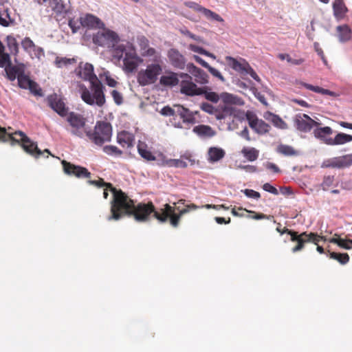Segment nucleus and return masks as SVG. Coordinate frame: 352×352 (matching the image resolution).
<instances>
[{"label": "nucleus", "instance_id": "f257e3e1", "mask_svg": "<svg viewBox=\"0 0 352 352\" xmlns=\"http://www.w3.org/2000/svg\"><path fill=\"white\" fill-rule=\"evenodd\" d=\"M76 74L90 82V90L85 86L81 87V98L89 105L102 107L105 103L104 87L94 73V67L90 63H81L76 69Z\"/></svg>", "mask_w": 352, "mask_h": 352}, {"label": "nucleus", "instance_id": "f03ea898", "mask_svg": "<svg viewBox=\"0 0 352 352\" xmlns=\"http://www.w3.org/2000/svg\"><path fill=\"white\" fill-rule=\"evenodd\" d=\"M0 140L2 142L11 141L12 144L14 143L21 145L23 149L30 155L38 158L45 153L50 155L48 149H45L43 151L38 148L36 142L32 141L25 133L21 131H16L13 133H8L6 129L0 126Z\"/></svg>", "mask_w": 352, "mask_h": 352}, {"label": "nucleus", "instance_id": "7ed1b4c3", "mask_svg": "<svg viewBox=\"0 0 352 352\" xmlns=\"http://www.w3.org/2000/svg\"><path fill=\"white\" fill-rule=\"evenodd\" d=\"M113 199L111 202V215L109 221L118 220L125 214H131L134 201L122 190L112 188Z\"/></svg>", "mask_w": 352, "mask_h": 352}, {"label": "nucleus", "instance_id": "20e7f679", "mask_svg": "<svg viewBox=\"0 0 352 352\" xmlns=\"http://www.w3.org/2000/svg\"><path fill=\"white\" fill-rule=\"evenodd\" d=\"M88 140L94 144L101 146L105 142H109L112 135L111 124L106 121H98L94 130L85 131Z\"/></svg>", "mask_w": 352, "mask_h": 352}, {"label": "nucleus", "instance_id": "39448f33", "mask_svg": "<svg viewBox=\"0 0 352 352\" xmlns=\"http://www.w3.org/2000/svg\"><path fill=\"white\" fill-rule=\"evenodd\" d=\"M188 212H189V210L186 207L179 210V208L166 204L163 206V208H160L159 212L155 213V218L161 223L169 221L170 224L173 228H177L182 217Z\"/></svg>", "mask_w": 352, "mask_h": 352}, {"label": "nucleus", "instance_id": "423d86ee", "mask_svg": "<svg viewBox=\"0 0 352 352\" xmlns=\"http://www.w3.org/2000/svg\"><path fill=\"white\" fill-rule=\"evenodd\" d=\"M221 99L224 103V106L222 107L221 111L216 115L217 118L221 120L229 116L238 117L239 111L232 105L242 106L244 104L243 100L238 96L226 92L221 94Z\"/></svg>", "mask_w": 352, "mask_h": 352}, {"label": "nucleus", "instance_id": "0eeeda50", "mask_svg": "<svg viewBox=\"0 0 352 352\" xmlns=\"http://www.w3.org/2000/svg\"><path fill=\"white\" fill-rule=\"evenodd\" d=\"M282 233H286L290 235L291 241L293 242H297V245L292 248V252L295 253L302 250L306 243H313L314 245H319L320 241V235L316 232H303L300 234H298L297 232L285 228Z\"/></svg>", "mask_w": 352, "mask_h": 352}, {"label": "nucleus", "instance_id": "6e6552de", "mask_svg": "<svg viewBox=\"0 0 352 352\" xmlns=\"http://www.w3.org/2000/svg\"><path fill=\"white\" fill-rule=\"evenodd\" d=\"M225 59L227 65L241 76L243 77L249 74L257 82H261L260 77L245 59L243 58H235L230 56H226Z\"/></svg>", "mask_w": 352, "mask_h": 352}, {"label": "nucleus", "instance_id": "1a4fd4ad", "mask_svg": "<svg viewBox=\"0 0 352 352\" xmlns=\"http://www.w3.org/2000/svg\"><path fill=\"white\" fill-rule=\"evenodd\" d=\"M66 121L70 126V132L72 135L78 138H83L85 131L88 130L86 126L87 119L83 115L74 111L67 113Z\"/></svg>", "mask_w": 352, "mask_h": 352}, {"label": "nucleus", "instance_id": "9d476101", "mask_svg": "<svg viewBox=\"0 0 352 352\" xmlns=\"http://www.w3.org/2000/svg\"><path fill=\"white\" fill-rule=\"evenodd\" d=\"M162 72V67L159 63L149 64L145 69H142L138 72V82L142 86L153 84L157 81L158 76Z\"/></svg>", "mask_w": 352, "mask_h": 352}, {"label": "nucleus", "instance_id": "9b49d317", "mask_svg": "<svg viewBox=\"0 0 352 352\" xmlns=\"http://www.w3.org/2000/svg\"><path fill=\"white\" fill-rule=\"evenodd\" d=\"M119 41L118 35L109 30L99 32L93 37L95 44L107 48L114 47Z\"/></svg>", "mask_w": 352, "mask_h": 352}, {"label": "nucleus", "instance_id": "f8f14e48", "mask_svg": "<svg viewBox=\"0 0 352 352\" xmlns=\"http://www.w3.org/2000/svg\"><path fill=\"white\" fill-rule=\"evenodd\" d=\"M160 210V208L156 210L151 201L147 204L140 203L137 206L134 205L131 214H133L135 219L138 221H146L148 220L151 214L153 213L155 217V213L159 212Z\"/></svg>", "mask_w": 352, "mask_h": 352}, {"label": "nucleus", "instance_id": "ddd939ff", "mask_svg": "<svg viewBox=\"0 0 352 352\" xmlns=\"http://www.w3.org/2000/svg\"><path fill=\"white\" fill-rule=\"evenodd\" d=\"M143 60L138 56L134 47H129L123 58V70L126 73L135 71Z\"/></svg>", "mask_w": 352, "mask_h": 352}, {"label": "nucleus", "instance_id": "4468645a", "mask_svg": "<svg viewBox=\"0 0 352 352\" xmlns=\"http://www.w3.org/2000/svg\"><path fill=\"white\" fill-rule=\"evenodd\" d=\"M294 122L296 128L304 133L309 132L314 126L319 124L305 113L296 115Z\"/></svg>", "mask_w": 352, "mask_h": 352}, {"label": "nucleus", "instance_id": "2eb2a0df", "mask_svg": "<svg viewBox=\"0 0 352 352\" xmlns=\"http://www.w3.org/2000/svg\"><path fill=\"white\" fill-rule=\"evenodd\" d=\"M63 170L65 174L70 176H75L78 178H89L91 173L85 167L74 165L66 160L61 162Z\"/></svg>", "mask_w": 352, "mask_h": 352}, {"label": "nucleus", "instance_id": "dca6fc26", "mask_svg": "<svg viewBox=\"0 0 352 352\" xmlns=\"http://www.w3.org/2000/svg\"><path fill=\"white\" fill-rule=\"evenodd\" d=\"M246 119L250 126L258 134H265L269 132L270 126L263 120H260L252 112L246 113Z\"/></svg>", "mask_w": 352, "mask_h": 352}, {"label": "nucleus", "instance_id": "f3484780", "mask_svg": "<svg viewBox=\"0 0 352 352\" xmlns=\"http://www.w3.org/2000/svg\"><path fill=\"white\" fill-rule=\"evenodd\" d=\"M47 101L49 106L56 111L60 116L65 117L68 113V107L62 97L56 94H53L47 96Z\"/></svg>", "mask_w": 352, "mask_h": 352}, {"label": "nucleus", "instance_id": "a211bd4d", "mask_svg": "<svg viewBox=\"0 0 352 352\" xmlns=\"http://www.w3.org/2000/svg\"><path fill=\"white\" fill-rule=\"evenodd\" d=\"M180 92L189 96L203 95L204 89L198 87L192 80H183L180 83Z\"/></svg>", "mask_w": 352, "mask_h": 352}, {"label": "nucleus", "instance_id": "6ab92c4d", "mask_svg": "<svg viewBox=\"0 0 352 352\" xmlns=\"http://www.w3.org/2000/svg\"><path fill=\"white\" fill-rule=\"evenodd\" d=\"M352 165V153L338 157H334L323 163V167L344 168Z\"/></svg>", "mask_w": 352, "mask_h": 352}, {"label": "nucleus", "instance_id": "aec40b11", "mask_svg": "<svg viewBox=\"0 0 352 352\" xmlns=\"http://www.w3.org/2000/svg\"><path fill=\"white\" fill-rule=\"evenodd\" d=\"M168 58L170 64L175 68L183 69L186 66L185 57L176 49H170L168 52Z\"/></svg>", "mask_w": 352, "mask_h": 352}, {"label": "nucleus", "instance_id": "412c9836", "mask_svg": "<svg viewBox=\"0 0 352 352\" xmlns=\"http://www.w3.org/2000/svg\"><path fill=\"white\" fill-rule=\"evenodd\" d=\"M175 107L177 108V117L179 116L182 119L183 122L195 124L197 122L195 115L197 114L198 111H190L188 109L181 105H175Z\"/></svg>", "mask_w": 352, "mask_h": 352}, {"label": "nucleus", "instance_id": "4be33fe9", "mask_svg": "<svg viewBox=\"0 0 352 352\" xmlns=\"http://www.w3.org/2000/svg\"><path fill=\"white\" fill-rule=\"evenodd\" d=\"M187 69L195 77L197 83L204 85L208 82V75L203 69L197 67L193 63H188Z\"/></svg>", "mask_w": 352, "mask_h": 352}, {"label": "nucleus", "instance_id": "5701e85b", "mask_svg": "<svg viewBox=\"0 0 352 352\" xmlns=\"http://www.w3.org/2000/svg\"><path fill=\"white\" fill-rule=\"evenodd\" d=\"M192 131L202 138H210L217 133L211 126L205 124L195 126Z\"/></svg>", "mask_w": 352, "mask_h": 352}, {"label": "nucleus", "instance_id": "b1692460", "mask_svg": "<svg viewBox=\"0 0 352 352\" xmlns=\"http://www.w3.org/2000/svg\"><path fill=\"white\" fill-rule=\"evenodd\" d=\"M82 27L88 28H99L103 25L101 20L91 14H87L85 16L81 17Z\"/></svg>", "mask_w": 352, "mask_h": 352}, {"label": "nucleus", "instance_id": "393cba45", "mask_svg": "<svg viewBox=\"0 0 352 352\" xmlns=\"http://www.w3.org/2000/svg\"><path fill=\"white\" fill-rule=\"evenodd\" d=\"M47 1L49 2V6L55 12L56 16H64L67 13L68 9L63 0H48Z\"/></svg>", "mask_w": 352, "mask_h": 352}, {"label": "nucleus", "instance_id": "a878e982", "mask_svg": "<svg viewBox=\"0 0 352 352\" xmlns=\"http://www.w3.org/2000/svg\"><path fill=\"white\" fill-rule=\"evenodd\" d=\"M352 141V135L344 133H338L334 138H329L324 140V143L328 145H340Z\"/></svg>", "mask_w": 352, "mask_h": 352}, {"label": "nucleus", "instance_id": "bb28decb", "mask_svg": "<svg viewBox=\"0 0 352 352\" xmlns=\"http://www.w3.org/2000/svg\"><path fill=\"white\" fill-rule=\"evenodd\" d=\"M226 155L225 151L219 147L212 146L208 151V161L210 163L219 162Z\"/></svg>", "mask_w": 352, "mask_h": 352}, {"label": "nucleus", "instance_id": "cd10ccee", "mask_svg": "<svg viewBox=\"0 0 352 352\" xmlns=\"http://www.w3.org/2000/svg\"><path fill=\"white\" fill-rule=\"evenodd\" d=\"M118 142L122 147H132L134 143V136L132 133L123 131L118 133Z\"/></svg>", "mask_w": 352, "mask_h": 352}, {"label": "nucleus", "instance_id": "c85d7f7f", "mask_svg": "<svg viewBox=\"0 0 352 352\" xmlns=\"http://www.w3.org/2000/svg\"><path fill=\"white\" fill-rule=\"evenodd\" d=\"M333 10L335 17L338 20L344 19L348 12L343 0H335L333 3Z\"/></svg>", "mask_w": 352, "mask_h": 352}, {"label": "nucleus", "instance_id": "c756f323", "mask_svg": "<svg viewBox=\"0 0 352 352\" xmlns=\"http://www.w3.org/2000/svg\"><path fill=\"white\" fill-rule=\"evenodd\" d=\"M179 82L178 74L173 72H167L166 75L162 76L160 79V83L164 86H175Z\"/></svg>", "mask_w": 352, "mask_h": 352}, {"label": "nucleus", "instance_id": "7c9ffc66", "mask_svg": "<svg viewBox=\"0 0 352 352\" xmlns=\"http://www.w3.org/2000/svg\"><path fill=\"white\" fill-rule=\"evenodd\" d=\"M327 254L331 259L337 261L342 265H345L349 261V256L347 253H340L331 252L329 249V245L327 248Z\"/></svg>", "mask_w": 352, "mask_h": 352}, {"label": "nucleus", "instance_id": "2f4dec72", "mask_svg": "<svg viewBox=\"0 0 352 352\" xmlns=\"http://www.w3.org/2000/svg\"><path fill=\"white\" fill-rule=\"evenodd\" d=\"M337 32L341 42L348 41L351 38V30L347 25L338 26Z\"/></svg>", "mask_w": 352, "mask_h": 352}, {"label": "nucleus", "instance_id": "473e14b6", "mask_svg": "<svg viewBox=\"0 0 352 352\" xmlns=\"http://www.w3.org/2000/svg\"><path fill=\"white\" fill-rule=\"evenodd\" d=\"M138 151L142 157L147 161L155 160L153 154L147 149V145L144 142H140L138 144Z\"/></svg>", "mask_w": 352, "mask_h": 352}, {"label": "nucleus", "instance_id": "72a5a7b5", "mask_svg": "<svg viewBox=\"0 0 352 352\" xmlns=\"http://www.w3.org/2000/svg\"><path fill=\"white\" fill-rule=\"evenodd\" d=\"M241 153L248 161L254 162L258 159L259 151L254 147H243Z\"/></svg>", "mask_w": 352, "mask_h": 352}, {"label": "nucleus", "instance_id": "f704fd0d", "mask_svg": "<svg viewBox=\"0 0 352 352\" xmlns=\"http://www.w3.org/2000/svg\"><path fill=\"white\" fill-rule=\"evenodd\" d=\"M300 85H302L306 89L311 90L312 91H314L316 93H319V94H321L323 95H329V96H335L334 92H333L329 89L322 88L318 86H314L312 85H310V84H308L306 82H301Z\"/></svg>", "mask_w": 352, "mask_h": 352}, {"label": "nucleus", "instance_id": "c9c22d12", "mask_svg": "<svg viewBox=\"0 0 352 352\" xmlns=\"http://www.w3.org/2000/svg\"><path fill=\"white\" fill-rule=\"evenodd\" d=\"M332 133V129L329 126L317 128L314 131L315 137L322 140L324 142L325 139L329 138H326V135H331Z\"/></svg>", "mask_w": 352, "mask_h": 352}, {"label": "nucleus", "instance_id": "e433bc0d", "mask_svg": "<svg viewBox=\"0 0 352 352\" xmlns=\"http://www.w3.org/2000/svg\"><path fill=\"white\" fill-rule=\"evenodd\" d=\"M13 20L10 17V8H6L0 10V25L8 27Z\"/></svg>", "mask_w": 352, "mask_h": 352}, {"label": "nucleus", "instance_id": "4c0bfd02", "mask_svg": "<svg viewBox=\"0 0 352 352\" xmlns=\"http://www.w3.org/2000/svg\"><path fill=\"white\" fill-rule=\"evenodd\" d=\"M129 47H133L131 45L125 46L122 44L115 46L113 52V56L118 60H120L122 57L124 58L126 52H128V49Z\"/></svg>", "mask_w": 352, "mask_h": 352}, {"label": "nucleus", "instance_id": "58836bf2", "mask_svg": "<svg viewBox=\"0 0 352 352\" xmlns=\"http://www.w3.org/2000/svg\"><path fill=\"white\" fill-rule=\"evenodd\" d=\"M7 46L10 53L14 56L19 53V44L16 39L12 36H8L6 38Z\"/></svg>", "mask_w": 352, "mask_h": 352}, {"label": "nucleus", "instance_id": "ea45409f", "mask_svg": "<svg viewBox=\"0 0 352 352\" xmlns=\"http://www.w3.org/2000/svg\"><path fill=\"white\" fill-rule=\"evenodd\" d=\"M11 64L9 54L5 52V47L0 41V67H4L6 65Z\"/></svg>", "mask_w": 352, "mask_h": 352}, {"label": "nucleus", "instance_id": "a19ab883", "mask_svg": "<svg viewBox=\"0 0 352 352\" xmlns=\"http://www.w3.org/2000/svg\"><path fill=\"white\" fill-rule=\"evenodd\" d=\"M277 152L285 156H292L298 154L292 146L285 144L279 145L277 147Z\"/></svg>", "mask_w": 352, "mask_h": 352}, {"label": "nucleus", "instance_id": "79ce46f5", "mask_svg": "<svg viewBox=\"0 0 352 352\" xmlns=\"http://www.w3.org/2000/svg\"><path fill=\"white\" fill-rule=\"evenodd\" d=\"M163 164L169 167L186 168L187 162L179 159H170L164 161Z\"/></svg>", "mask_w": 352, "mask_h": 352}, {"label": "nucleus", "instance_id": "37998d69", "mask_svg": "<svg viewBox=\"0 0 352 352\" xmlns=\"http://www.w3.org/2000/svg\"><path fill=\"white\" fill-rule=\"evenodd\" d=\"M68 25L73 34L76 33L82 27L81 17L78 19L70 18L68 21Z\"/></svg>", "mask_w": 352, "mask_h": 352}, {"label": "nucleus", "instance_id": "c03bdc74", "mask_svg": "<svg viewBox=\"0 0 352 352\" xmlns=\"http://www.w3.org/2000/svg\"><path fill=\"white\" fill-rule=\"evenodd\" d=\"M202 88L204 89L203 95H204L206 100L216 103L221 98V95L219 96L216 92L208 91L207 89H210L209 87H204Z\"/></svg>", "mask_w": 352, "mask_h": 352}, {"label": "nucleus", "instance_id": "a18cd8bd", "mask_svg": "<svg viewBox=\"0 0 352 352\" xmlns=\"http://www.w3.org/2000/svg\"><path fill=\"white\" fill-rule=\"evenodd\" d=\"M270 116H272L271 121L275 126L281 129L287 128V124L280 116L272 113H270Z\"/></svg>", "mask_w": 352, "mask_h": 352}, {"label": "nucleus", "instance_id": "49530a36", "mask_svg": "<svg viewBox=\"0 0 352 352\" xmlns=\"http://www.w3.org/2000/svg\"><path fill=\"white\" fill-rule=\"evenodd\" d=\"M18 83L20 87L23 89H28L32 80L23 73L17 76Z\"/></svg>", "mask_w": 352, "mask_h": 352}, {"label": "nucleus", "instance_id": "de8ad7c7", "mask_svg": "<svg viewBox=\"0 0 352 352\" xmlns=\"http://www.w3.org/2000/svg\"><path fill=\"white\" fill-rule=\"evenodd\" d=\"M333 242L336 243V245L344 250H349L352 249V239L344 237V240H332Z\"/></svg>", "mask_w": 352, "mask_h": 352}, {"label": "nucleus", "instance_id": "09e8293b", "mask_svg": "<svg viewBox=\"0 0 352 352\" xmlns=\"http://www.w3.org/2000/svg\"><path fill=\"white\" fill-rule=\"evenodd\" d=\"M74 63H76V59L74 58H68L66 57H56L55 60V65L58 67H62L63 66L71 65Z\"/></svg>", "mask_w": 352, "mask_h": 352}, {"label": "nucleus", "instance_id": "8fccbe9b", "mask_svg": "<svg viewBox=\"0 0 352 352\" xmlns=\"http://www.w3.org/2000/svg\"><path fill=\"white\" fill-rule=\"evenodd\" d=\"M103 151L110 155H121L122 152L117 146L108 145L103 147Z\"/></svg>", "mask_w": 352, "mask_h": 352}, {"label": "nucleus", "instance_id": "3c124183", "mask_svg": "<svg viewBox=\"0 0 352 352\" xmlns=\"http://www.w3.org/2000/svg\"><path fill=\"white\" fill-rule=\"evenodd\" d=\"M90 184L94 185L98 187H107L109 188L110 191L112 192V188H115L111 183H107L103 179L99 178L98 180H89L88 182Z\"/></svg>", "mask_w": 352, "mask_h": 352}, {"label": "nucleus", "instance_id": "603ef678", "mask_svg": "<svg viewBox=\"0 0 352 352\" xmlns=\"http://www.w3.org/2000/svg\"><path fill=\"white\" fill-rule=\"evenodd\" d=\"M160 112L163 116H173V120H175V118L177 117V108L172 109L169 106H166L162 109Z\"/></svg>", "mask_w": 352, "mask_h": 352}, {"label": "nucleus", "instance_id": "864d4df0", "mask_svg": "<svg viewBox=\"0 0 352 352\" xmlns=\"http://www.w3.org/2000/svg\"><path fill=\"white\" fill-rule=\"evenodd\" d=\"M334 182L333 176H325L324 177L323 181L321 184V187L323 190H327L329 187H331Z\"/></svg>", "mask_w": 352, "mask_h": 352}, {"label": "nucleus", "instance_id": "5fc2aeb1", "mask_svg": "<svg viewBox=\"0 0 352 352\" xmlns=\"http://www.w3.org/2000/svg\"><path fill=\"white\" fill-rule=\"evenodd\" d=\"M250 91L254 95V96L264 105L267 106V100L261 92L258 91V89L254 87H250Z\"/></svg>", "mask_w": 352, "mask_h": 352}, {"label": "nucleus", "instance_id": "6e6d98bb", "mask_svg": "<svg viewBox=\"0 0 352 352\" xmlns=\"http://www.w3.org/2000/svg\"><path fill=\"white\" fill-rule=\"evenodd\" d=\"M30 91L36 96H42V90L39 88L38 85L32 80L28 88Z\"/></svg>", "mask_w": 352, "mask_h": 352}, {"label": "nucleus", "instance_id": "4d7b16f0", "mask_svg": "<svg viewBox=\"0 0 352 352\" xmlns=\"http://www.w3.org/2000/svg\"><path fill=\"white\" fill-rule=\"evenodd\" d=\"M21 45H22V47L25 51H28L29 50H31V49L35 47V45H34V42L29 37H25L21 41Z\"/></svg>", "mask_w": 352, "mask_h": 352}, {"label": "nucleus", "instance_id": "13d9d810", "mask_svg": "<svg viewBox=\"0 0 352 352\" xmlns=\"http://www.w3.org/2000/svg\"><path fill=\"white\" fill-rule=\"evenodd\" d=\"M328 241L330 243H333L336 245V243H334L332 241V240H344V238H342L341 236V234H339L338 233H335L333 236L331 238H327L326 236H321L320 235V241Z\"/></svg>", "mask_w": 352, "mask_h": 352}, {"label": "nucleus", "instance_id": "bf43d9fd", "mask_svg": "<svg viewBox=\"0 0 352 352\" xmlns=\"http://www.w3.org/2000/svg\"><path fill=\"white\" fill-rule=\"evenodd\" d=\"M111 96L113 98L115 103L118 105L121 104L123 102V97L121 93L117 90H113L111 91Z\"/></svg>", "mask_w": 352, "mask_h": 352}, {"label": "nucleus", "instance_id": "052dcab7", "mask_svg": "<svg viewBox=\"0 0 352 352\" xmlns=\"http://www.w3.org/2000/svg\"><path fill=\"white\" fill-rule=\"evenodd\" d=\"M204 14L207 17H210L217 21H222L223 19L217 13L208 10V9H204Z\"/></svg>", "mask_w": 352, "mask_h": 352}, {"label": "nucleus", "instance_id": "680f3d73", "mask_svg": "<svg viewBox=\"0 0 352 352\" xmlns=\"http://www.w3.org/2000/svg\"><path fill=\"white\" fill-rule=\"evenodd\" d=\"M243 193L250 198L258 199L261 197V195L258 192H256L252 189H245L243 190Z\"/></svg>", "mask_w": 352, "mask_h": 352}, {"label": "nucleus", "instance_id": "e2e57ef3", "mask_svg": "<svg viewBox=\"0 0 352 352\" xmlns=\"http://www.w3.org/2000/svg\"><path fill=\"white\" fill-rule=\"evenodd\" d=\"M185 6L195 10L204 13V9H206L205 8L201 7L198 3L193 2V1H187L184 3Z\"/></svg>", "mask_w": 352, "mask_h": 352}, {"label": "nucleus", "instance_id": "0e129e2a", "mask_svg": "<svg viewBox=\"0 0 352 352\" xmlns=\"http://www.w3.org/2000/svg\"><path fill=\"white\" fill-rule=\"evenodd\" d=\"M208 72L214 77L217 78L219 80H220L221 82H225V78L221 74V72L217 70V69L210 66L208 68Z\"/></svg>", "mask_w": 352, "mask_h": 352}, {"label": "nucleus", "instance_id": "69168bd1", "mask_svg": "<svg viewBox=\"0 0 352 352\" xmlns=\"http://www.w3.org/2000/svg\"><path fill=\"white\" fill-rule=\"evenodd\" d=\"M201 109L206 113L213 114L215 111V108L208 102H204L201 105Z\"/></svg>", "mask_w": 352, "mask_h": 352}, {"label": "nucleus", "instance_id": "338daca9", "mask_svg": "<svg viewBox=\"0 0 352 352\" xmlns=\"http://www.w3.org/2000/svg\"><path fill=\"white\" fill-rule=\"evenodd\" d=\"M104 76H105L106 83L111 87H115L118 84L117 81L111 78L109 74V72H104Z\"/></svg>", "mask_w": 352, "mask_h": 352}, {"label": "nucleus", "instance_id": "774afa93", "mask_svg": "<svg viewBox=\"0 0 352 352\" xmlns=\"http://www.w3.org/2000/svg\"><path fill=\"white\" fill-rule=\"evenodd\" d=\"M263 189L267 192H269L273 194V195H276L278 194V190L274 186H272L269 183L264 184L263 186Z\"/></svg>", "mask_w": 352, "mask_h": 352}]
</instances>
